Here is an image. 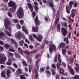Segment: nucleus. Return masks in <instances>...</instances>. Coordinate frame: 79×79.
<instances>
[{"mask_svg": "<svg viewBox=\"0 0 79 79\" xmlns=\"http://www.w3.org/2000/svg\"><path fill=\"white\" fill-rule=\"evenodd\" d=\"M17 16L19 18H22L24 16L23 10L22 7H19L17 13Z\"/></svg>", "mask_w": 79, "mask_h": 79, "instance_id": "obj_1", "label": "nucleus"}, {"mask_svg": "<svg viewBox=\"0 0 79 79\" xmlns=\"http://www.w3.org/2000/svg\"><path fill=\"white\" fill-rule=\"evenodd\" d=\"M5 26L6 29H8V25L10 24V19L9 18H6L4 22Z\"/></svg>", "mask_w": 79, "mask_h": 79, "instance_id": "obj_2", "label": "nucleus"}, {"mask_svg": "<svg viewBox=\"0 0 79 79\" xmlns=\"http://www.w3.org/2000/svg\"><path fill=\"white\" fill-rule=\"evenodd\" d=\"M6 57L5 56H0V64H4V62L6 61Z\"/></svg>", "mask_w": 79, "mask_h": 79, "instance_id": "obj_3", "label": "nucleus"}, {"mask_svg": "<svg viewBox=\"0 0 79 79\" xmlns=\"http://www.w3.org/2000/svg\"><path fill=\"white\" fill-rule=\"evenodd\" d=\"M56 50V47L55 45L53 44L50 45L49 47V52L51 54H52L53 50Z\"/></svg>", "mask_w": 79, "mask_h": 79, "instance_id": "obj_4", "label": "nucleus"}, {"mask_svg": "<svg viewBox=\"0 0 79 79\" xmlns=\"http://www.w3.org/2000/svg\"><path fill=\"white\" fill-rule=\"evenodd\" d=\"M8 5L9 7H11L12 6H13V7H15V6H16V5H15V3L11 1H10Z\"/></svg>", "mask_w": 79, "mask_h": 79, "instance_id": "obj_5", "label": "nucleus"}, {"mask_svg": "<svg viewBox=\"0 0 79 79\" xmlns=\"http://www.w3.org/2000/svg\"><path fill=\"white\" fill-rule=\"evenodd\" d=\"M21 34V31H18L15 33V37L17 39L20 38Z\"/></svg>", "mask_w": 79, "mask_h": 79, "instance_id": "obj_6", "label": "nucleus"}, {"mask_svg": "<svg viewBox=\"0 0 79 79\" xmlns=\"http://www.w3.org/2000/svg\"><path fill=\"white\" fill-rule=\"evenodd\" d=\"M61 31L63 32L62 34L64 36H66V34H67L68 32H67V30H66V29L62 27L61 28Z\"/></svg>", "mask_w": 79, "mask_h": 79, "instance_id": "obj_7", "label": "nucleus"}, {"mask_svg": "<svg viewBox=\"0 0 79 79\" xmlns=\"http://www.w3.org/2000/svg\"><path fill=\"white\" fill-rule=\"evenodd\" d=\"M68 68L70 71V72L71 73L72 75H74L75 74V73H74V71L73 69L70 66L68 65Z\"/></svg>", "mask_w": 79, "mask_h": 79, "instance_id": "obj_8", "label": "nucleus"}, {"mask_svg": "<svg viewBox=\"0 0 79 79\" xmlns=\"http://www.w3.org/2000/svg\"><path fill=\"white\" fill-rule=\"evenodd\" d=\"M10 41L12 42V43H13L14 44L15 46V47L16 48H17L18 47V44L16 42V41H15V40H13V39L11 38L10 39Z\"/></svg>", "mask_w": 79, "mask_h": 79, "instance_id": "obj_9", "label": "nucleus"}, {"mask_svg": "<svg viewBox=\"0 0 79 79\" xmlns=\"http://www.w3.org/2000/svg\"><path fill=\"white\" fill-rule=\"evenodd\" d=\"M16 6L13 7L12 8H10L9 10V12L13 13L16 11Z\"/></svg>", "mask_w": 79, "mask_h": 79, "instance_id": "obj_10", "label": "nucleus"}, {"mask_svg": "<svg viewBox=\"0 0 79 79\" xmlns=\"http://www.w3.org/2000/svg\"><path fill=\"white\" fill-rule=\"evenodd\" d=\"M39 61H40V59H38V60H37L35 63V66L36 67V71L37 72L38 71V70H39V65H37V64L39 62Z\"/></svg>", "mask_w": 79, "mask_h": 79, "instance_id": "obj_11", "label": "nucleus"}, {"mask_svg": "<svg viewBox=\"0 0 79 79\" xmlns=\"http://www.w3.org/2000/svg\"><path fill=\"white\" fill-rule=\"evenodd\" d=\"M27 5L28 7V8H29L31 12H32V11H33V8L32 7V5L31 4L27 3Z\"/></svg>", "mask_w": 79, "mask_h": 79, "instance_id": "obj_12", "label": "nucleus"}, {"mask_svg": "<svg viewBox=\"0 0 79 79\" xmlns=\"http://www.w3.org/2000/svg\"><path fill=\"white\" fill-rule=\"evenodd\" d=\"M74 3V2L71 1L69 2V6H68L70 8V10L73 7V4Z\"/></svg>", "mask_w": 79, "mask_h": 79, "instance_id": "obj_13", "label": "nucleus"}, {"mask_svg": "<svg viewBox=\"0 0 79 79\" xmlns=\"http://www.w3.org/2000/svg\"><path fill=\"white\" fill-rule=\"evenodd\" d=\"M49 6L52 8V9L53 10V12H55V9L54 8H53V6H54V4H53V3L52 2H49Z\"/></svg>", "mask_w": 79, "mask_h": 79, "instance_id": "obj_14", "label": "nucleus"}, {"mask_svg": "<svg viewBox=\"0 0 79 79\" xmlns=\"http://www.w3.org/2000/svg\"><path fill=\"white\" fill-rule=\"evenodd\" d=\"M43 38V37L41 35H39L37 38V40L39 42L42 41V40Z\"/></svg>", "mask_w": 79, "mask_h": 79, "instance_id": "obj_15", "label": "nucleus"}, {"mask_svg": "<svg viewBox=\"0 0 79 79\" xmlns=\"http://www.w3.org/2000/svg\"><path fill=\"white\" fill-rule=\"evenodd\" d=\"M34 4L35 5V10L37 11V10H38V3H37L36 2H34Z\"/></svg>", "mask_w": 79, "mask_h": 79, "instance_id": "obj_16", "label": "nucleus"}, {"mask_svg": "<svg viewBox=\"0 0 79 79\" xmlns=\"http://www.w3.org/2000/svg\"><path fill=\"white\" fill-rule=\"evenodd\" d=\"M35 25H39L40 24V22L39 21H38V18L37 16H36L35 19Z\"/></svg>", "mask_w": 79, "mask_h": 79, "instance_id": "obj_17", "label": "nucleus"}, {"mask_svg": "<svg viewBox=\"0 0 79 79\" xmlns=\"http://www.w3.org/2000/svg\"><path fill=\"white\" fill-rule=\"evenodd\" d=\"M23 73L22 72V69H18V70H17L16 71V74L18 75L20 74H22Z\"/></svg>", "mask_w": 79, "mask_h": 79, "instance_id": "obj_18", "label": "nucleus"}, {"mask_svg": "<svg viewBox=\"0 0 79 79\" xmlns=\"http://www.w3.org/2000/svg\"><path fill=\"white\" fill-rule=\"evenodd\" d=\"M59 70V73H60V74H62V75H64V74H64V70L61 69V68H60Z\"/></svg>", "mask_w": 79, "mask_h": 79, "instance_id": "obj_19", "label": "nucleus"}, {"mask_svg": "<svg viewBox=\"0 0 79 79\" xmlns=\"http://www.w3.org/2000/svg\"><path fill=\"white\" fill-rule=\"evenodd\" d=\"M12 62L11 61V59L9 58L8 59V61L6 62V64L9 66H11Z\"/></svg>", "mask_w": 79, "mask_h": 79, "instance_id": "obj_20", "label": "nucleus"}, {"mask_svg": "<svg viewBox=\"0 0 79 79\" xmlns=\"http://www.w3.org/2000/svg\"><path fill=\"white\" fill-rule=\"evenodd\" d=\"M76 68H75V69L76 70V71L77 73H79V64H76Z\"/></svg>", "mask_w": 79, "mask_h": 79, "instance_id": "obj_21", "label": "nucleus"}, {"mask_svg": "<svg viewBox=\"0 0 79 79\" xmlns=\"http://www.w3.org/2000/svg\"><path fill=\"white\" fill-rule=\"evenodd\" d=\"M38 28L37 27H36V28H35L34 27H32V31L33 32H38Z\"/></svg>", "mask_w": 79, "mask_h": 79, "instance_id": "obj_22", "label": "nucleus"}, {"mask_svg": "<svg viewBox=\"0 0 79 79\" xmlns=\"http://www.w3.org/2000/svg\"><path fill=\"white\" fill-rule=\"evenodd\" d=\"M66 46V45L65 44V43H61L60 44V48H63L64 47H65Z\"/></svg>", "mask_w": 79, "mask_h": 79, "instance_id": "obj_23", "label": "nucleus"}, {"mask_svg": "<svg viewBox=\"0 0 79 79\" xmlns=\"http://www.w3.org/2000/svg\"><path fill=\"white\" fill-rule=\"evenodd\" d=\"M22 30L23 31H24V32H25V34H27V33H28V31L27 30L25 29V28L24 27V26H23L22 27Z\"/></svg>", "mask_w": 79, "mask_h": 79, "instance_id": "obj_24", "label": "nucleus"}, {"mask_svg": "<svg viewBox=\"0 0 79 79\" xmlns=\"http://www.w3.org/2000/svg\"><path fill=\"white\" fill-rule=\"evenodd\" d=\"M20 45L21 46H23V44H24V41L23 40H21V41L19 42Z\"/></svg>", "mask_w": 79, "mask_h": 79, "instance_id": "obj_25", "label": "nucleus"}, {"mask_svg": "<svg viewBox=\"0 0 79 79\" xmlns=\"http://www.w3.org/2000/svg\"><path fill=\"white\" fill-rule=\"evenodd\" d=\"M62 53L64 55V56H66V54L65 53H66V49H62Z\"/></svg>", "mask_w": 79, "mask_h": 79, "instance_id": "obj_26", "label": "nucleus"}, {"mask_svg": "<svg viewBox=\"0 0 79 79\" xmlns=\"http://www.w3.org/2000/svg\"><path fill=\"white\" fill-rule=\"evenodd\" d=\"M70 9V7H69L68 6H66V11L68 14H69L70 13V10H69L68 9Z\"/></svg>", "mask_w": 79, "mask_h": 79, "instance_id": "obj_27", "label": "nucleus"}, {"mask_svg": "<svg viewBox=\"0 0 79 79\" xmlns=\"http://www.w3.org/2000/svg\"><path fill=\"white\" fill-rule=\"evenodd\" d=\"M18 51L21 54V55H23V50H22V49L20 48H18Z\"/></svg>", "mask_w": 79, "mask_h": 79, "instance_id": "obj_28", "label": "nucleus"}, {"mask_svg": "<svg viewBox=\"0 0 79 79\" xmlns=\"http://www.w3.org/2000/svg\"><path fill=\"white\" fill-rule=\"evenodd\" d=\"M14 55H15V56H16V57H17V58H21V56H20V55L19 54H18L16 52H15L14 53Z\"/></svg>", "mask_w": 79, "mask_h": 79, "instance_id": "obj_29", "label": "nucleus"}, {"mask_svg": "<svg viewBox=\"0 0 79 79\" xmlns=\"http://www.w3.org/2000/svg\"><path fill=\"white\" fill-rule=\"evenodd\" d=\"M5 71H2L1 74L2 77H5Z\"/></svg>", "mask_w": 79, "mask_h": 79, "instance_id": "obj_30", "label": "nucleus"}, {"mask_svg": "<svg viewBox=\"0 0 79 79\" xmlns=\"http://www.w3.org/2000/svg\"><path fill=\"white\" fill-rule=\"evenodd\" d=\"M59 17H57L56 18V20L55 21V25H56L57 24V23H58V22L59 21Z\"/></svg>", "mask_w": 79, "mask_h": 79, "instance_id": "obj_31", "label": "nucleus"}, {"mask_svg": "<svg viewBox=\"0 0 79 79\" xmlns=\"http://www.w3.org/2000/svg\"><path fill=\"white\" fill-rule=\"evenodd\" d=\"M5 31L6 34L8 35V36H9L10 37H11V34L9 32L5 30Z\"/></svg>", "mask_w": 79, "mask_h": 79, "instance_id": "obj_32", "label": "nucleus"}, {"mask_svg": "<svg viewBox=\"0 0 79 79\" xmlns=\"http://www.w3.org/2000/svg\"><path fill=\"white\" fill-rule=\"evenodd\" d=\"M5 31L6 34L8 35V36H9L10 37H11V34L9 32L5 30Z\"/></svg>", "mask_w": 79, "mask_h": 79, "instance_id": "obj_33", "label": "nucleus"}, {"mask_svg": "<svg viewBox=\"0 0 79 79\" xmlns=\"http://www.w3.org/2000/svg\"><path fill=\"white\" fill-rule=\"evenodd\" d=\"M29 37L30 39V40H31V41L32 42H33V41H34V39L32 36V35H29Z\"/></svg>", "mask_w": 79, "mask_h": 79, "instance_id": "obj_34", "label": "nucleus"}, {"mask_svg": "<svg viewBox=\"0 0 79 79\" xmlns=\"http://www.w3.org/2000/svg\"><path fill=\"white\" fill-rule=\"evenodd\" d=\"M54 60L56 63V62H57V55H55V57L54 59Z\"/></svg>", "mask_w": 79, "mask_h": 79, "instance_id": "obj_35", "label": "nucleus"}, {"mask_svg": "<svg viewBox=\"0 0 79 79\" xmlns=\"http://www.w3.org/2000/svg\"><path fill=\"white\" fill-rule=\"evenodd\" d=\"M20 79H26L25 77L23 75H21L20 76Z\"/></svg>", "mask_w": 79, "mask_h": 79, "instance_id": "obj_36", "label": "nucleus"}, {"mask_svg": "<svg viewBox=\"0 0 79 79\" xmlns=\"http://www.w3.org/2000/svg\"><path fill=\"white\" fill-rule=\"evenodd\" d=\"M52 72V74L53 75H55L56 74V73H55V70L52 69L51 70Z\"/></svg>", "mask_w": 79, "mask_h": 79, "instance_id": "obj_37", "label": "nucleus"}, {"mask_svg": "<svg viewBox=\"0 0 79 79\" xmlns=\"http://www.w3.org/2000/svg\"><path fill=\"white\" fill-rule=\"evenodd\" d=\"M74 79H79V76L78 75H75L74 76Z\"/></svg>", "mask_w": 79, "mask_h": 79, "instance_id": "obj_38", "label": "nucleus"}, {"mask_svg": "<svg viewBox=\"0 0 79 79\" xmlns=\"http://www.w3.org/2000/svg\"><path fill=\"white\" fill-rule=\"evenodd\" d=\"M45 70V68H41L40 69V73H42V72H43V71H44Z\"/></svg>", "mask_w": 79, "mask_h": 79, "instance_id": "obj_39", "label": "nucleus"}, {"mask_svg": "<svg viewBox=\"0 0 79 79\" xmlns=\"http://www.w3.org/2000/svg\"><path fill=\"white\" fill-rule=\"evenodd\" d=\"M46 73L47 74L48 76H50V73L49 71H46Z\"/></svg>", "mask_w": 79, "mask_h": 79, "instance_id": "obj_40", "label": "nucleus"}, {"mask_svg": "<svg viewBox=\"0 0 79 79\" xmlns=\"http://www.w3.org/2000/svg\"><path fill=\"white\" fill-rule=\"evenodd\" d=\"M4 47H5V48L7 49V48H8L10 47V46L8 44H6L4 45Z\"/></svg>", "mask_w": 79, "mask_h": 79, "instance_id": "obj_41", "label": "nucleus"}, {"mask_svg": "<svg viewBox=\"0 0 79 79\" xmlns=\"http://www.w3.org/2000/svg\"><path fill=\"white\" fill-rule=\"evenodd\" d=\"M29 73H31V70L32 69V66L31 65H30L29 67Z\"/></svg>", "mask_w": 79, "mask_h": 79, "instance_id": "obj_42", "label": "nucleus"}, {"mask_svg": "<svg viewBox=\"0 0 79 79\" xmlns=\"http://www.w3.org/2000/svg\"><path fill=\"white\" fill-rule=\"evenodd\" d=\"M12 21L15 23H18V21L17 19H14L12 20Z\"/></svg>", "mask_w": 79, "mask_h": 79, "instance_id": "obj_43", "label": "nucleus"}, {"mask_svg": "<svg viewBox=\"0 0 79 79\" xmlns=\"http://www.w3.org/2000/svg\"><path fill=\"white\" fill-rule=\"evenodd\" d=\"M56 66L57 69H60V64H59V63H57Z\"/></svg>", "mask_w": 79, "mask_h": 79, "instance_id": "obj_44", "label": "nucleus"}, {"mask_svg": "<svg viewBox=\"0 0 79 79\" xmlns=\"http://www.w3.org/2000/svg\"><path fill=\"white\" fill-rule=\"evenodd\" d=\"M64 42H66V43H68V39L66 40V37L64 38Z\"/></svg>", "mask_w": 79, "mask_h": 79, "instance_id": "obj_45", "label": "nucleus"}, {"mask_svg": "<svg viewBox=\"0 0 79 79\" xmlns=\"http://www.w3.org/2000/svg\"><path fill=\"white\" fill-rule=\"evenodd\" d=\"M16 26L17 28H18V29H21V26H20L19 24H17L16 25Z\"/></svg>", "mask_w": 79, "mask_h": 79, "instance_id": "obj_46", "label": "nucleus"}, {"mask_svg": "<svg viewBox=\"0 0 79 79\" xmlns=\"http://www.w3.org/2000/svg\"><path fill=\"white\" fill-rule=\"evenodd\" d=\"M7 15L9 17H10V18H11V17H12V14H11L10 12L8 13Z\"/></svg>", "mask_w": 79, "mask_h": 79, "instance_id": "obj_47", "label": "nucleus"}, {"mask_svg": "<svg viewBox=\"0 0 79 79\" xmlns=\"http://www.w3.org/2000/svg\"><path fill=\"white\" fill-rule=\"evenodd\" d=\"M23 64L25 66H27V64H26V61H23L22 62Z\"/></svg>", "mask_w": 79, "mask_h": 79, "instance_id": "obj_48", "label": "nucleus"}, {"mask_svg": "<svg viewBox=\"0 0 79 79\" xmlns=\"http://www.w3.org/2000/svg\"><path fill=\"white\" fill-rule=\"evenodd\" d=\"M9 51V52H15V50L11 48L10 49Z\"/></svg>", "mask_w": 79, "mask_h": 79, "instance_id": "obj_49", "label": "nucleus"}, {"mask_svg": "<svg viewBox=\"0 0 79 79\" xmlns=\"http://www.w3.org/2000/svg\"><path fill=\"white\" fill-rule=\"evenodd\" d=\"M58 63H60V64H61V59H58Z\"/></svg>", "mask_w": 79, "mask_h": 79, "instance_id": "obj_50", "label": "nucleus"}, {"mask_svg": "<svg viewBox=\"0 0 79 79\" xmlns=\"http://www.w3.org/2000/svg\"><path fill=\"white\" fill-rule=\"evenodd\" d=\"M19 23L21 25H23L24 23V21L23 20H20Z\"/></svg>", "mask_w": 79, "mask_h": 79, "instance_id": "obj_51", "label": "nucleus"}, {"mask_svg": "<svg viewBox=\"0 0 79 79\" xmlns=\"http://www.w3.org/2000/svg\"><path fill=\"white\" fill-rule=\"evenodd\" d=\"M5 35V34L3 32H2L0 33V37H3V36H4Z\"/></svg>", "mask_w": 79, "mask_h": 79, "instance_id": "obj_52", "label": "nucleus"}, {"mask_svg": "<svg viewBox=\"0 0 79 79\" xmlns=\"http://www.w3.org/2000/svg\"><path fill=\"white\" fill-rule=\"evenodd\" d=\"M32 36L35 39H37V35H36L34 34H32Z\"/></svg>", "mask_w": 79, "mask_h": 79, "instance_id": "obj_53", "label": "nucleus"}, {"mask_svg": "<svg viewBox=\"0 0 79 79\" xmlns=\"http://www.w3.org/2000/svg\"><path fill=\"white\" fill-rule=\"evenodd\" d=\"M70 64H72V63H73V58H70Z\"/></svg>", "mask_w": 79, "mask_h": 79, "instance_id": "obj_54", "label": "nucleus"}, {"mask_svg": "<svg viewBox=\"0 0 79 79\" xmlns=\"http://www.w3.org/2000/svg\"><path fill=\"white\" fill-rule=\"evenodd\" d=\"M32 15H33V18H34L35 16V12L34 11L32 13Z\"/></svg>", "mask_w": 79, "mask_h": 79, "instance_id": "obj_55", "label": "nucleus"}, {"mask_svg": "<svg viewBox=\"0 0 79 79\" xmlns=\"http://www.w3.org/2000/svg\"><path fill=\"white\" fill-rule=\"evenodd\" d=\"M15 60H16V59L14 57H12L10 59V61H15Z\"/></svg>", "mask_w": 79, "mask_h": 79, "instance_id": "obj_56", "label": "nucleus"}, {"mask_svg": "<svg viewBox=\"0 0 79 79\" xmlns=\"http://www.w3.org/2000/svg\"><path fill=\"white\" fill-rule=\"evenodd\" d=\"M52 67L53 68H56V66L55 65V64H53L52 65Z\"/></svg>", "mask_w": 79, "mask_h": 79, "instance_id": "obj_57", "label": "nucleus"}, {"mask_svg": "<svg viewBox=\"0 0 79 79\" xmlns=\"http://www.w3.org/2000/svg\"><path fill=\"white\" fill-rule=\"evenodd\" d=\"M63 24L64 26H65V27H66L67 29V28L68 27V25H67V23H63Z\"/></svg>", "mask_w": 79, "mask_h": 79, "instance_id": "obj_58", "label": "nucleus"}, {"mask_svg": "<svg viewBox=\"0 0 79 79\" xmlns=\"http://www.w3.org/2000/svg\"><path fill=\"white\" fill-rule=\"evenodd\" d=\"M71 16L72 18H74V16H75V12L71 13Z\"/></svg>", "mask_w": 79, "mask_h": 79, "instance_id": "obj_59", "label": "nucleus"}, {"mask_svg": "<svg viewBox=\"0 0 79 79\" xmlns=\"http://www.w3.org/2000/svg\"><path fill=\"white\" fill-rule=\"evenodd\" d=\"M13 66H14L15 68H18V66H17L16 64L15 63H14L13 64Z\"/></svg>", "mask_w": 79, "mask_h": 79, "instance_id": "obj_60", "label": "nucleus"}, {"mask_svg": "<svg viewBox=\"0 0 79 79\" xmlns=\"http://www.w3.org/2000/svg\"><path fill=\"white\" fill-rule=\"evenodd\" d=\"M24 52L25 53L27 54V55H29V52L28 51H25Z\"/></svg>", "mask_w": 79, "mask_h": 79, "instance_id": "obj_61", "label": "nucleus"}, {"mask_svg": "<svg viewBox=\"0 0 79 79\" xmlns=\"http://www.w3.org/2000/svg\"><path fill=\"white\" fill-rule=\"evenodd\" d=\"M68 27H69V29H70V30H72V28H71V25L69 24L68 25Z\"/></svg>", "mask_w": 79, "mask_h": 79, "instance_id": "obj_62", "label": "nucleus"}, {"mask_svg": "<svg viewBox=\"0 0 79 79\" xmlns=\"http://www.w3.org/2000/svg\"><path fill=\"white\" fill-rule=\"evenodd\" d=\"M62 65H63V66H64V67H65V66H66V64L64 62H62Z\"/></svg>", "mask_w": 79, "mask_h": 79, "instance_id": "obj_63", "label": "nucleus"}, {"mask_svg": "<svg viewBox=\"0 0 79 79\" xmlns=\"http://www.w3.org/2000/svg\"><path fill=\"white\" fill-rule=\"evenodd\" d=\"M74 6L75 8H76V7H77V2H75L74 3Z\"/></svg>", "mask_w": 79, "mask_h": 79, "instance_id": "obj_64", "label": "nucleus"}]
</instances>
